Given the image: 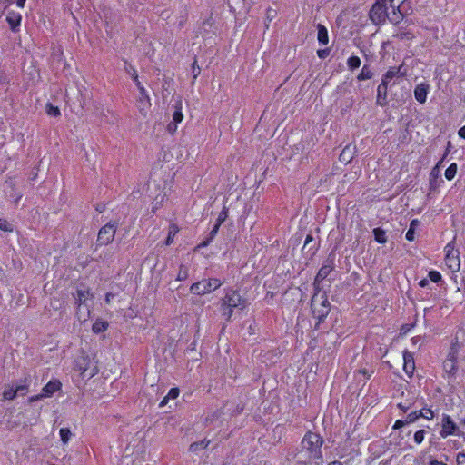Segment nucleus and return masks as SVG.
Segmentation results:
<instances>
[{
  "label": "nucleus",
  "instance_id": "1",
  "mask_svg": "<svg viewBox=\"0 0 465 465\" xmlns=\"http://www.w3.org/2000/svg\"><path fill=\"white\" fill-rule=\"evenodd\" d=\"M406 0H376L371 10V18L375 23H382L386 18L392 24H399L403 19L401 5Z\"/></svg>",
  "mask_w": 465,
  "mask_h": 465
},
{
  "label": "nucleus",
  "instance_id": "2",
  "mask_svg": "<svg viewBox=\"0 0 465 465\" xmlns=\"http://www.w3.org/2000/svg\"><path fill=\"white\" fill-rule=\"evenodd\" d=\"M322 440L320 435L312 432L307 433L302 440L301 456L308 462H316L322 460Z\"/></svg>",
  "mask_w": 465,
  "mask_h": 465
},
{
  "label": "nucleus",
  "instance_id": "3",
  "mask_svg": "<svg viewBox=\"0 0 465 465\" xmlns=\"http://www.w3.org/2000/svg\"><path fill=\"white\" fill-rule=\"evenodd\" d=\"M245 307V300L233 290H228L222 301L223 315L226 319H231L232 316V310L234 308L243 309Z\"/></svg>",
  "mask_w": 465,
  "mask_h": 465
},
{
  "label": "nucleus",
  "instance_id": "4",
  "mask_svg": "<svg viewBox=\"0 0 465 465\" xmlns=\"http://www.w3.org/2000/svg\"><path fill=\"white\" fill-rule=\"evenodd\" d=\"M74 371L82 379H91L98 373V367L88 355L81 354L75 360Z\"/></svg>",
  "mask_w": 465,
  "mask_h": 465
},
{
  "label": "nucleus",
  "instance_id": "5",
  "mask_svg": "<svg viewBox=\"0 0 465 465\" xmlns=\"http://www.w3.org/2000/svg\"><path fill=\"white\" fill-rule=\"evenodd\" d=\"M311 305L313 315L320 321L324 319L330 312V302L325 293H315Z\"/></svg>",
  "mask_w": 465,
  "mask_h": 465
},
{
  "label": "nucleus",
  "instance_id": "6",
  "mask_svg": "<svg viewBox=\"0 0 465 465\" xmlns=\"http://www.w3.org/2000/svg\"><path fill=\"white\" fill-rule=\"evenodd\" d=\"M445 265L451 272H457L460 269V252L456 249L455 241H451L444 247Z\"/></svg>",
  "mask_w": 465,
  "mask_h": 465
},
{
  "label": "nucleus",
  "instance_id": "7",
  "mask_svg": "<svg viewBox=\"0 0 465 465\" xmlns=\"http://www.w3.org/2000/svg\"><path fill=\"white\" fill-rule=\"evenodd\" d=\"M222 285V282L216 278L203 279L191 285L190 291L194 295H205L217 290Z\"/></svg>",
  "mask_w": 465,
  "mask_h": 465
},
{
  "label": "nucleus",
  "instance_id": "8",
  "mask_svg": "<svg viewBox=\"0 0 465 465\" xmlns=\"http://www.w3.org/2000/svg\"><path fill=\"white\" fill-rule=\"evenodd\" d=\"M405 75L406 70L403 68V64H401L398 67H390L381 79V88H384V94H386L387 88L390 84H394L396 80L404 77Z\"/></svg>",
  "mask_w": 465,
  "mask_h": 465
},
{
  "label": "nucleus",
  "instance_id": "9",
  "mask_svg": "<svg viewBox=\"0 0 465 465\" xmlns=\"http://www.w3.org/2000/svg\"><path fill=\"white\" fill-rule=\"evenodd\" d=\"M441 438L445 439L449 436H460V430L450 416L444 414L441 419V430L440 432Z\"/></svg>",
  "mask_w": 465,
  "mask_h": 465
},
{
  "label": "nucleus",
  "instance_id": "10",
  "mask_svg": "<svg viewBox=\"0 0 465 465\" xmlns=\"http://www.w3.org/2000/svg\"><path fill=\"white\" fill-rule=\"evenodd\" d=\"M443 163V159L439 161L437 164L430 170L429 175V185L431 192H436L440 189L443 183V180L440 178V167Z\"/></svg>",
  "mask_w": 465,
  "mask_h": 465
},
{
  "label": "nucleus",
  "instance_id": "11",
  "mask_svg": "<svg viewBox=\"0 0 465 465\" xmlns=\"http://www.w3.org/2000/svg\"><path fill=\"white\" fill-rule=\"evenodd\" d=\"M115 232L116 225L114 223H108L100 229L97 241L100 244L106 245L114 240Z\"/></svg>",
  "mask_w": 465,
  "mask_h": 465
},
{
  "label": "nucleus",
  "instance_id": "12",
  "mask_svg": "<svg viewBox=\"0 0 465 465\" xmlns=\"http://www.w3.org/2000/svg\"><path fill=\"white\" fill-rule=\"evenodd\" d=\"M430 86L428 83L422 82L416 85L414 89V97L420 104H424L427 100Z\"/></svg>",
  "mask_w": 465,
  "mask_h": 465
},
{
  "label": "nucleus",
  "instance_id": "13",
  "mask_svg": "<svg viewBox=\"0 0 465 465\" xmlns=\"http://www.w3.org/2000/svg\"><path fill=\"white\" fill-rule=\"evenodd\" d=\"M403 370L408 376H412L415 371V361L412 353L404 351L403 353Z\"/></svg>",
  "mask_w": 465,
  "mask_h": 465
},
{
  "label": "nucleus",
  "instance_id": "14",
  "mask_svg": "<svg viewBox=\"0 0 465 465\" xmlns=\"http://www.w3.org/2000/svg\"><path fill=\"white\" fill-rule=\"evenodd\" d=\"M183 119L182 112V102H178L175 105V110L173 113V123L168 125L170 131L174 132L177 129V124H180Z\"/></svg>",
  "mask_w": 465,
  "mask_h": 465
},
{
  "label": "nucleus",
  "instance_id": "15",
  "mask_svg": "<svg viewBox=\"0 0 465 465\" xmlns=\"http://www.w3.org/2000/svg\"><path fill=\"white\" fill-rule=\"evenodd\" d=\"M62 387L61 382L58 380H52L42 389V393L45 398L53 396L54 393L58 391Z\"/></svg>",
  "mask_w": 465,
  "mask_h": 465
},
{
  "label": "nucleus",
  "instance_id": "16",
  "mask_svg": "<svg viewBox=\"0 0 465 465\" xmlns=\"http://www.w3.org/2000/svg\"><path fill=\"white\" fill-rule=\"evenodd\" d=\"M92 298V294L88 288L83 287L77 290L75 300L79 307L86 305L87 302Z\"/></svg>",
  "mask_w": 465,
  "mask_h": 465
},
{
  "label": "nucleus",
  "instance_id": "17",
  "mask_svg": "<svg viewBox=\"0 0 465 465\" xmlns=\"http://www.w3.org/2000/svg\"><path fill=\"white\" fill-rule=\"evenodd\" d=\"M356 147L354 145L349 144L341 151L340 154V161L343 163H349L355 153Z\"/></svg>",
  "mask_w": 465,
  "mask_h": 465
},
{
  "label": "nucleus",
  "instance_id": "18",
  "mask_svg": "<svg viewBox=\"0 0 465 465\" xmlns=\"http://www.w3.org/2000/svg\"><path fill=\"white\" fill-rule=\"evenodd\" d=\"M6 20L13 31H16L20 26L22 16L19 13L9 12Z\"/></svg>",
  "mask_w": 465,
  "mask_h": 465
},
{
  "label": "nucleus",
  "instance_id": "19",
  "mask_svg": "<svg viewBox=\"0 0 465 465\" xmlns=\"http://www.w3.org/2000/svg\"><path fill=\"white\" fill-rule=\"evenodd\" d=\"M73 437H74V433L72 432V430L69 428L64 427L59 430V438L64 446L67 445L70 442V440L73 439Z\"/></svg>",
  "mask_w": 465,
  "mask_h": 465
},
{
  "label": "nucleus",
  "instance_id": "20",
  "mask_svg": "<svg viewBox=\"0 0 465 465\" xmlns=\"http://www.w3.org/2000/svg\"><path fill=\"white\" fill-rule=\"evenodd\" d=\"M135 82H136V85L139 89V92H140V102L147 106L150 104V98L146 93V90L145 88L142 85V84L138 81V76H135L134 78Z\"/></svg>",
  "mask_w": 465,
  "mask_h": 465
},
{
  "label": "nucleus",
  "instance_id": "21",
  "mask_svg": "<svg viewBox=\"0 0 465 465\" xmlns=\"http://www.w3.org/2000/svg\"><path fill=\"white\" fill-rule=\"evenodd\" d=\"M317 38L320 44L327 45L329 42L328 31L322 25H318Z\"/></svg>",
  "mask_w": 465,
  "mask_h": 465
},
{
  "label": "nucleus",
  "instance_id": "22",
  "mask_svg": "<svg viewBox=\"0 0 465 465\" xmlns=\"http://www.w3.org/2000/svg\"><path fill=\"white\" fill-rule=\"evenodd\" d=\"M107 328H108V323L102 319L95 320V322H94V324L92 326V330L94 333L104 332V331L107 330Z\"/></svg>",
  "mask_w": 465,
  "mask_h": 465
},
{
  "label": "nucleus",
  "instance_id": "23",
  "mask_svg": "<svg viewBox=\"0 0 465 465\" xmlns=\"http://www.w3.org/2000/svg\"><path fill=\"white\" fill-rule=\"evenodd\" d=\"M457 363L454 362L452 360H445L443 362V369L444 371L449 376H453L456 373L457 371Z\"/></svg>",
  "mask_w": 465,
  "mask_h": 465
},
{
  "label": "nucleus",
  "instance_id": "24",
  "mask_svg": "<svg viewBox=\"0 0 465 465\" xmlns=\"http://www.w3.org/2000/svg\"><path fill=\"white\" fill-rule=\"evenodd\" d=\"M458 172V165L456 163H452L445 171L444 176L448 181L454 179Z\"/></svg>",
  "mask_w": 465,
  "mask_h": 465
},
{
  "label": "nucleus",
  "instance_id": "25",
  "mask_svg": "<svg viewBox=\"0 0 465 465\" xmlns=\"http://www.w3.org/2000/svg\"><path fill=\"white\" fill-rule=\"evenodd\" d=\"M15 388L14 385H7L5 387L3 391V397L5 400H13L16 396Z\"/></svg>",
  "mask_w": 465,
  "mask_h": 465
},
{
  "label": "nucleus",
  "instance_id": "26",
  "mask_svg": "<svg viewBox=\"0 0 465 465\" xmlns=\"http://www.w3.org/2000/svg\"><path fill=\"white\" fill-rule=\"evenodd\" d=\"M374 239L379 243H385L387 242V237L385 232L380 228H376L373 230Z\"/></svg>",
  "mask_w": 465,
  "mask_h": 465
},
{
  "label": "nucleus",
  "instance_id": "27",
  "mask_svg": "<svg viewBox=\"0 0 465 465\" xmlns=\"http://www.w3.org/2000/svg\"><path fill=\"white\" fill-rule=\"evenodd\" d=\"M371 77H372V72L367 65H364L357 78L360 81H364V80L371 79Z\"/></svg>",
  "mask_w": 465,
  "mask_h": 465
},
{
  "label": "nucleus",
  "instance_id": "28",
  "mask_svg": "<svg viewBox=\"0 0 465 465\" xmlns=\"http://www.w3.org/2000/svg\"><path fill=\"white\" fill-rule=\"evenodd\" d=\"M177 232H178V228L176 225L173 224L169 227L168 236L165 241L166 245H170L173 243L174 236L176 235Z\"/></svg>",
  "mask_w": 465,
  "mask_h": 465
},
{
  "label": "nucleus",
  "instance_id": "29",
  "mask_svg": "<svg viewBox=\"0 0 465 465\" xmlns=\"http://www.w3.org/2000/svg\"><path fill=\"white\" fill-rule=\"evenodd\" d=\"M189 276L188 268L185 265H181L179 268V272L176 276L177 281H185Z\"/></svg>",
  "mask_w": 465,
  "mask_h": 465
},
{
  "label": "nucleus",
  "instance_id": "30",
  "mask_svg": "<svg viewBox=\"0 0 465 465\" xmlns=\"http://www.w3.org/2000/svg\"><path fill=\"white\" fill-rule=\"evenodd\" d=\"M347 65L351 70L359 68L361 65V59L358 56H351L347 61Z\"/></svg>",
  "mask_w": 465,
  "mask_h": 465
},
{
  "label": "nucleus",
  "instance_id": "31",
  "mask_svg": "<svg viewBox=\"0 0 465 465\" xmlns=\"http://www.w3.org/2000/svg\"><path fill=\"white\" fill-rule=\"evenodd\" d=\"M458 351H459L458 344H453L450 348V352L448 353L446 360H452L454 362L457 363Z\"/></svg>",
  "mask_w": 465,
  "mask_h": 465
},
{
  "label": "nucleus",
  "instance_id": "32",
  "mask_svg": "<svg viewBox=\"0 0 465 465\" xmlns=\"http://www.w3.org/2000/svg\"><path fill=\"white\" fill-rule=\"evenodd\" d=\"M46 114L50 116L56 117L60 115V110L57 106L48 104L46 105Z\"/></svg>",
  "mask_w": 465,
  "mask_h": 465
},
{
  "label": "nucleus",
  "instance_id": "33",
  "mask_svg": "<svg viewBox=\"0 0 465 465\" xmlns=\"http://www.w3.org/2000/svg\"><path fill=\"white\" fill-rule=\"evenodd\" d=\"M395 37L401 39V40H411L414 37L413 34L409 31H399Z\"/></svg>",
  "mask_w": 465,
  "mask_h": 465
},
{
  "label": "nucleus",
  "instance_id": "34",
  "mask_svg": "<svg viewBox=\"0 0 465 465\" xmlns=\"http://www.w3.org/2000/svg\"><path fill=\"white\" fill-rule=\"evenodd\" d=\"M0 230L4 232H12L13 226L7 220L0 219Z\"/></svg>",
  "mask_w": 465,
  "mask_h": 465
},
{
  "label": "nucleus",
  "instance_id": "35",
  "mask_svg": "<svg viewBox=\"0 0 465 465\" xmlns=\"http://www.w3.org/2000/svg\"><path fill=\"white\" fill-rule=\"evenodd\" d=\"M414 441L417 444L422 443L425 438V431L423 430H420L414 433Z\"/></svg>",
  "mask_w": 465,
  "mask_h": 465
},
{
  "label": "nucleus",
  "instance_id": "36",
  "mask_svg": "<svg viewBox=\"0 0 465 465\" xmlns=\"http://www.w3.org/2000/svg\"><path fill=\"white\" fill-rule=\"evenodd\" d=\"M419 415L426 420H432L434 417L433 411L430 409H425L419 411Z\"/></svg>",
  "mask_w": 465,
  "mask_h": 465
},
{
  "label": "nucleus",
  "instance_id": "37",
  "mask_svg": "<svg viewBox=\"0 0 465 465\" xmlns=\"http://www.w3.org/2000/svg\"><path fill=\"white\" fill-rule=\"evenodd\" d=\"M429 278L433 282H439L441 280V274L438 271H430Z\"/></svg>",
  "mask_w": 465,
  "mask_h": 465
},
{
  "label": "nucleus",
  "instance_id": "38",
  "mask_svg": "<svg viewBox=\"0 0 465 465\" xmlns=\"http://www.w3.org/2000/svg\"><path fill=\"white\" fill-rule=\"evenodd\" d=\"M419 418H420V415H419V411H412L411 413L408 414L407 416V423H412L414 422L415 420H417Z\"/></svg>",
  "mask_w": 465,
  "mask_h": 465
},
{
  "label": "nucleus",
  "instance_id": "39",
  "mask_svg": "<svg viewBox=\"0 0 465 465\" xmlns=\"http://www.w3.org/2000/svg\"><path fill=\"white\" fill-rule=\"evenodd\" d=\"M330 272L331 268L329 266H323L318 272L317 278L323 279L328 275Z\"/></svg>",
  "mask_w": 465,
  "mask_h": 465
},
{
  "label": "nucleus",
  "instance_id": "40",
  "mask_svg": "<svg viewBox=\"0 0 465 465\" xmlns=\"http://www.w3.org/2000/svg\"><path fill=\"white\" fill-rule=\"evenodd\" d=\"M179 389L178 388H172L168 394L166 395L167 396V399L169 400H174L176 399L178 396H179Z\"/></svg>",
  "mask_w": 465,
  "mask_h": 465
},
{
  "label": "nucleus",
  "instance_id": "41",
  "mask_svg": "<svg viewBox=\"0 0 465 465\" xmlns=\"http://www.w3.org/2000/svg\"><path fill=\"white\" fill-rule=\"evenodd\" d=\"M16 393L19 392H25L28 388V383L26 381H25L22 384H18L15 386Z\"/></svg>",
  "mask_w": 465,
  "mask_h": 465
},
{
  "label": "nucleus",
  "instance_id": "42",
  "mask_svg": "<svg viewBox=\"0 0 465 465\" xmlns=\"http://www.w3.org/2000/svg\"><path fill=\"white\" fill-rule=\"evenodd\" d=\"M413 328L412 324H404L400 330L401 335H406Z\"/></svg>",
  "mask_w": 465,
  "mask_h": 465
},
{
  "label": "nucleus",
  "instance_id": "43",
  "mask_svg": "<svg viewBox=\"0 0 465 465\" xmlns=\"http://www.w3.org/2000/svg\"><path fill=\"white\" fill-rule=\"evenodd\" d=\"M371 373H372V371H369L366 369H361L357 372L358 375H362L364 380L369 379L371 376Z\"/></svg>",
  "mask_w": 465,
  "mask_h": 465
},
{
  "label": "nucleus",
  "instance_id": "44",
  "mask_svg": "<svg viewBox=\"0 0 465 465\" xmlns=\"http://www.w3.org/2000/svg\"><path fill=\"white\" fill-rule=\"evenodd\" d=\"M407 424H408V423H407V419H405V420H397L395 421V423H394V425H393V427H392V428H393L394 430H397V429H400V428H401V427H403V426H405V425H407Z\"/></svg>",
  "mask_w": 465,
  "mask_h": 465
},
{
  "label": "nucleus",
  "instance_id": "45",
  "mask_svg": "<svg viewBox=\"0 0 465 465\" xmlns=\"http://www.w3.org/2000/svg\"><path fill=\"white\" fill-rule=\"evenodd\" d=\"M414 234L415 230H413V228H409V230L406 232V239L410 242H412L414 240Z\"/></svg>",
  "mask_w": 465,
  "mask_h": 465
},
{
  "label": "nucleus",
  "instance_id": "46",
  "mask_svg": "<svg viewBox=\"0 0 465 465\" xmlns=\"http://www.w3.org/2000/svg\"><path fill=\"white\" fill-rule=\"evenodd\" d=\"M457 465H465V453H459L456 458Z\"/></svg>",
  "mask_w": 465,
  "mask_h": 465
},
{
  "label": "nucleus",
  "instance_id": "47",
  "mask_svg": "<svg viewBox=\"0 0 465 465\" xmlns=\"http://www.w3.org/2000/svg\"><path fill=\"white\" fill-rule=\"evenodd\" d=\"M411 405V402H408V403L400 402V403H398V407L400 409H401L403 411H406L407 410H409Z\"/></svg>",
  "mask_w": 465,
  "mask_h": 465
},
{
  "label": "nucleus",
  "instance_id": "48",
  "mask_svg": "<svg viewBox=\"0 0 465 465\" xmlns=\"http://www.w3.org/2000/svg\"><path fill=\"white\" fill-rule=\"evenodd\" d=\"M317 54L320 58H324L328 54V51L327 50H318Z\"/></svg>",
  "mask_w": 465,
  "mask_h": 465
},
{
  "label": "nucleus",
  "instance_id": "49",
  "mask_svg": "<svg viewBox=\"0 0 465 465\" xmlns=\"http://www.w3.org/2000/svg\"><path fill=\"white\" fill-rule=\"evenodd\" d=\"M45 398L43 393L41 392L40 394L38 395H35V396H33L30 398V401H39L41 399Z\"/></svg>",
  "mask_w": 465,
  "mask_h": 465
},
{
  "label": "nucleus",
  "instance_id": "50",
  "mask_svg": "<svg viewBox=\"0 0 465 465\" xmlns=\"http://www.w3.org/2000/svg\"><path fill=\"white\" fill-rule=\"evenodd\" d=\"M458 134L460 137L465 139V125L459 130Z\"/></svg>",
  "mask_w": 465,
  "mask_h": 465
},
{
  "label": "nucleus",
  "instance_id": "51",
  "mask_svg": "<svg viewBox=\"0 0 465 465\" xmlns=\"http://www.w3.org/2000/svg\"><path fill=\"white\" fill-rule=\"evenodd\" d=\"M420 222L415 219V220H412L411 224H410V228H413V230L416 229V227L419 225Z\"/></svg>",
  "mask_w": 465,
  "mask_h": 465
},
{
  "label": "nucleus",
  "instance_id": "52",
  "mask_svg": "<svg viewBox=\"0 0 465 465\" xmlns=\"http://www.w3.org/2000/svg\"><path fill=\"white\" fill-rule=\"evenodd\" d=\"M168 401H169V399H167V396H165V397L162 400V401L160 402L159 407H160V408L164 407V406L167 404Z\"/></svg>",
  "mask_w": 465,
  "mask_h": 465
},
{
  "label": "nucleus",
  "instance_id": "53",
  "mask_svg": "<svg viewBox=\"0 0 465 465\" xmlns=\"http://www.w3.org/2000/svg\"><path fill=\"white\" fill-rule=\"evenodd\" d=\"M428 280L427 279H422L419 282V285L422 288L426 287L428 285Z\"/></svg>",
  "mask_w": 465,
  "mask_h": 465
},
{
  "label": "nucleus",
  "instance_id": "54",
  "mask_svg": "<svg viewBox=\"0 0 465 465\" xmlns=\"http://www.w3.org/2000/svg\"><path fill=\"white\" fill-rule=\"evenodd\" d=\"M430 465H447V463L434 460L430 461Z\"/></svg>",
  "mask_w": 465,
  "mask_h": 465
},
{
  "label": "nucleus",
  "instance_id": "55",
  "mask_svg": "<svg viewBox=\"0 0 465 465\" xmlns=\"http://www.w3.org/2000/svg\"><path fill=\"white\" fill-rule=\"evenodd\" d=\"M25 1H26V0H17V1H16V5H17L19 8H23V7L25 6Z\"/></svg>",
  "mask_w": 465,
  "mask_h": 465
},
{
  "label": "nucleus",
  "instance_id": "56",
  "mask_svg": "<svg viewBox=\"0 0 465 465\" xmlns=\"http://www.w3.org/2000/svg\"><path fill=\"white\" fill-rule=\"evenodd\" d=\"M384 94V88H381V83L378 86V95L380 96L381 94Z\"/></svg>",
  "mask_w": 465,
  "mask_h": 465
},
{
  "label": "nucleus",
  "instance_id": "57",
  "mask_svg": "<svg viewBox=\"0 0 465 465\" xmlns=\"http://www.w3.org/2000/svg\"><path fill=\"white\" fill-rule=\"evenodd\" d=\"M328 465H343V464L340 461H332V462L329 463Z\"/></svg>",
  "mask_w": 465,
  "mask_h": 465
},
{
  "label": "nucleus",
  "instance_id": "58",
  "mask_svg": "<svg viewBox=\"0 0 465 465\" xmlns=\"http://www.w3.org/2000/svg\"><path fill=\"white\" fill-rule=\"evenodd\" d=\"M197 447H198V444H196V443L191 445V449L193 450H195L197 449Z\"/></svg>",
  "mask_w": 465,
  "mask_h": 465
},
{
  "label": "nucleus",
  "instance_id": "59",
  "mask_svg": "<svg viewBox=\"0 0 465 465\" xmlns=\"http://www.w3.org/2000/svg\"><path fill=\"white\" fill-rule=\"evenodd\" d=\"M110 296H111L110 294H107V295H106V301H107V302H109V301L111 300V297H110Z\"/></svg>",
  "mask_w": 465,
  "mask_h": 465
},
{
  "label": "nucleus",
  "instance_id": "60",
  "mask_svg": "<svg viewBox=\"0 0 465 465\" xmlns=\"http://www.w3.org/2000/svg\"><path fill=\"white\" fill-rule=\"evenodd\" d=\"M19 199H21V195H19V196L17 197V199L15 200V202H17Z\"/></svg>",
  "mask_w": 465,
  "mask_h": 465
},
{
  "label": "nucleus",
  "instance_id": "61",
  "mask_svg": "<svg viewBox=\"0 0 465 465\" xmlns=\"http://www.w3.org/2000/svg\"><path fill=\"white\" fill-rule=\"evenodd\" d=\"M464 424H465V420H463Z\"/></svg>",
  "mask_w": 465,
  "mask_h": 465
}]
</instances>
